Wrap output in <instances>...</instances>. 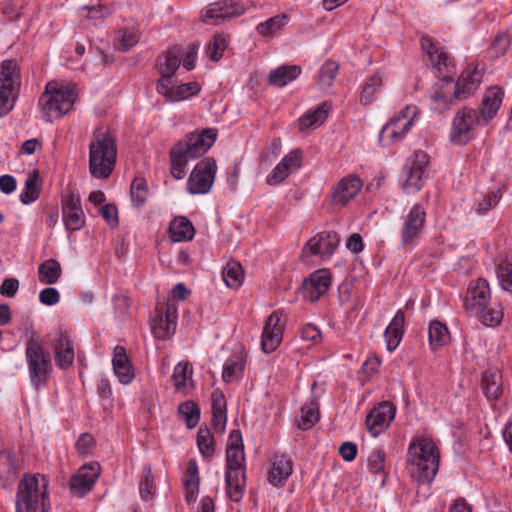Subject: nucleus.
<instances>
[{"label":"nucleus","instance_id":"obj_1","mask_svg":"<svg viewBox=\"0 0 512 512\" xmlns=\"http://www.w3.org/2000/svg\"><path fill=\"white\" fill-rule=\"evenodd\" d=\"M217 133L214 129H204L199 133H192L184 140L179 141L170 151V172L175 179H182L186 175V165L190 160L204 155L214 144Z\"/></svg>","mask_w":512,"mask_h":512},{"label":"nucleus","instance_id":"obj_2","mask_svg":"<svg viewBox=\"0 0 512 512\" xmlns=\"http://www.w3.org/2000/svg\"><path fill=\"white\" fill-rule=\"evenodd\" d=\"M440 455L436 444L427 438H417L408 448L410 472L419 483H430L439 468Z\"/></svg>","mask_w":512,"mask_h":512},{"label":"nucleus","instance_id":"obj_3","mask_svg":"<svg viewBox=\"0 0 512 512\" xmlns=\"http://www.w3.org/2000/svg\"><path fill=\"white\" fill-rule=\"evenodd\" d=\"M117 157L115 138L96 128L89 144V172L93 178L106 179L114 170Z\"/></svg>","mask_w":512,"mask_h":512},{"label":"nucleus","instance_id":"obj_4","mask_svg":"<svg viewBox=\"0 0 512 512\" xmlns=\"http://www.w3.org/2000/svg\"><path fill=\"white\" fill-rule=\"evenodd\" d=\"M48 481L44 475L26 474L16 493V512H48Z\"/></svg>","mask_w":512,"mask_h":512},{"label":"nucleus","instance_id":"obj_5","mask_svg":"<svg viewBox=\"0 0 512 512\" xmlns=\"http://www.w3.org/2000/svg\"><path fill=\"white\" fill-rule=\"evenodd\" d=\"M491 292L487 280L479 278L471 286L464 299V307L471 315L479 318L486 326H494L501 322L503 312L498 304L490 303Z\"/></svg>","mask_w":512,"mask_h":512},{"label":"nucleus","instance_id":"obj_6","mask_svg":"<svg viewBox=\"0 0 512 512\" xmlns=\"http://www.w3.org/2000/svg\"><path fill=\"white\" fill-rule=\"evenodd\" d=\"M420 44L429 59L435 76L439 79L435 84L434 96H443L446 94L444 88L453 84V74L456 72L454 58L428 36L421 37Z\"/></svg>","mask_w":512,"mask_h":512},{"label":"nucleus","instance_id":"obj_7","mask_svg":"<svg viewBox=\"0 0 512 512\" xmlns=\"http://www.w3.org/2000/svg\"><path fill=\"white\" fill-rule=\"evenodd\" d=\"M25 355L31 383L36 389H38L41 384H45L47 382L50 375V355L45 352L39 341L34 338L28 339Z\"/></svg>","mask_w":512,"mask_h":512},{"label":"nucleus","instance_id":"obj_8","mask_svg":"<svg viewBox=\"0 0 512 512\" xmlns=\"http://www.w3.org/2000/svg\"><path fill=\"white\" fill-rule=\"evenodd\" d=\"M480 124L477 111L464 107L459 110L452 121L449 140L454 145H466L475 137L476 126Z\"/></svg>","mask_w":512,"mask_h":512},{"label":"nucleus","instance_id":"obj_9","mask_svg":"<svg viewBox=\"0 0 512 512\" xmlns=\"http://www.w3.org/2000/svg\"><path fill=\"white\" fill-rule=\"evenodd\" d=\"M429 163V156L424 151L418 150L409 157L402 171L403 189L406 193L419 191L427 176L426 170Z\"/></svg>","mask_w":512,"mask_h":512},{"label":"nucleus","instance_id":"obj_10","mask_svg":"<svg viewBox=\"0 0 512 512\" xmlns=\"http://www.w3.org/2000/svg\"><path fill=\"white\" fill-rule=\"evenodd\" d=\"M418 114L417 107L406 106L393 117L380 131L379 140L384 145L401 140L409 131L413 119Z\"/></svg>","mask_w":512,"mask_h":512},{"label":"nucleus","instance_id":"obj_11","mask_svg":"<svg viewBox=\"0 0 512 512\" xmlns=\"http://www.w3.org/2000/svg\"><path fill=\"white\" fill-rule=\"evenodd\" d=\"M216 162L212 158H204L197 163L187 182V189L191 194L207 193L215 178Z\"/></svg>","mask_w":512,"mask_h":512},{"label":"nucleus","instance_id":"obj_12","mask_svg":"<svg viewBox=\"0 0 512 512\" xmlns=\"http://www.w3.org/2000/svg\"><path fill=\"white\" fill-rule=\"evenodd\" d=\"M244 6L238 0L218 1L207 6L203 21L219 25L226 20L244 14Z\"/></svg>","mask_w":512,"mask_h":512},{"label":"nucleus","instance_id":"obj_13","mask_svg":"<svg viewBox=\"0 0 512 512\" xmlns=\"http://www.w3.org/2000/svg\"><path fill=\"white\" fill-rule=\"evenodd\" d=\"M100 473L101 468L97 462H91L81 466L77 473L71 477L69 483L71 492L78 497L85 496L94 487Z\"/></svg>","mask_w":512,"mask_h":512},{"label":"nucleus","instance_id":"obj_14","mask_svg":"<svg viewBox=\"0 0 512 512\" xmlns=\"http://www.w3.org/2000/svg\"><path fill=\"white\" fill-rule=\"evenodd\" d=\"M362 186L363 182L358 176L350 174L343 177L332 189L331 204L337 208L345 207L356 197Z\"/></svg>","mask_w":512,"mask_h":512},{"label":"nucleus","instance_id":"obj_15","mask_svg":"<svg viewBox=\"0 0 512 512\" xmlns=\"http://www.w3.org/2000/svg\"><path fill=\"white\" fill-rule=\"evenodd\" d=\"M330 286V271L327 269H319L303 280L301 291L306 300L315 302L328 291Z\"/></svg>","mask_w":512,"mask_h":512},{"label":"nucleus","instance_id":"obj_16","mask_svg":"<svg viewBox=\"0 0 512 512\" xmlns=\"http://www.w3.org/2000/svg\"><path fill=\"white\" fill-rule=\"evenodd\" d=\"M21 89L20 68L13 59L0 63V96H18Z\"/></svg>","mask_w":512,"mask_h":512},{"label":"nucleus","instance_id":"obj_17","mask_svg":"<svg viewBox=\"0 0 512 512\" xmlns=\"http://www.w3.org/2000/svg\"><path fill=\"white\" fill-rule=\"evenodd\" d=\"M62 217L68 232H75L85 225V214L80 197L70 193L62 200Z\"/></svg>","mask_w":512,"mask_h":512},{"label":"nucleus","instance_id":"obj_18","mask_svg":"<svg viewBox=\"0 0 512 512\" xmlns=\"http://www.w3.org/2000/svg\"><path fill=\"white\" fill-rule=\"evenodd\" d=\"M340 238L336 232L323 231L312 237L305 245L303 253L309 251L321 258H330L337 249Z\"/></svg>","mask_w":512,"mask_h":512},{"label":"nucleus","instance_id":"obj_19","mask_svg":"<svg viewBox=\"0 0 512 512\" xmlns=\"http://www.w3.org/2000/svg\"><path fill=\"white\" fill-rule=\"evenodd\" d=\"M426 220V212L421 204H415L404 219L401 230V240L403 245H409L422 232Z\"/></svg>","mask_w":512,"mask_h":512},{"label":"nucleus","instance_id":"obj_20","mask_svg":"<svg viewBox=\"0 0 512 512\" xmlns=\"http://www.w3.org/2000/svg\"><path fill=\"white\" fill-rule=\"evenodd\" d=\"M396 409L390 402H382L374 408L366 417V426L373 437L378 436L388 428L395 417Z\"/></svg>","mask_w":512,"mask_h":512},{"label":"nucleus","instance_id":"obj_21","mask_svg":"<svg viewBox=\"0 0 512 512\" xmlns=\"http://www.w3.org/2000/svg\"><path fill=\"white\" fill-rule=\"evenodd\" d=\"M282 313L274 311L265 321L262 332L261 347L265 353H271L277 349L283 338V327L280 325Z\"/></svg>","mask_w":512,"mask_h":512},{"label":"nucleus","instance_id":"obj_22","mask_svg":"<svg viewBox=\"0 0 512 512\" xmlns=\"http://www.w3.org/2000/svg\"><path fill=\"white\" fill-rule=\"evenodd\" d=\"M293 472L291 459L284 454H275L271 458L268 481L274 486H282Z\"/></svg>","mask_w":512,"mask_h":512},{"label":"nucleus","instance_id":"obj_23","mask_svg":"<svg viewBox=\"0 0 512 512\" xmlns=\"http://www.w3.org/2000/svg\"><path fill=\"white\" fill-rule=\"evenodd\" d=\"M183 56L184 51L178 45L161 53L156 60V68L160 75L172 77L179 68Z\"/></svg>","mask_w":512,"mask_h":512},{"label":"nucleus","instance_id":"obj_24","mask_svg":"<svg viewBox=\"0 0 512 512\" xmlns=\"http://www.w3.org/2000/svg\"><path fill=\"white\" fill-rule=\"evenodd\" d=\"M481 81L482 76L477 67L472 65L467 66L455 82L453 96L474 94Z\"/></svg>","mask_w":512,"mask_h":512},{"label":"nucleus","instance_id":"obj_25","mask_svg":"<svg viewBox=\"0 0 512 512\" xmlns=\"http://www.w3.org/2000/svg\"><path fill=\"white\" fill-rule=\"evenodd\" d=\"M225 478L228 497L234 502H239L245 491L244 467H227Z\"/></svg>","mask_w":512,"mask_h":512},{"label":"nucleus","instance_id":"obj_26","mask_svg":"<svg viewBox=\"0 0 512 512\" xmlns=\"http://www.w3.org/2000/svg\"><path fill=\"white\" fill-rule=\"evenodd\" d=\"M112 365L120 383L129 384L133 380L134 370L123 346L117 345L114 348Z\"/></svg>","mask_w":512,"mask_h":512},{"label":"nucleus","instance_id":"obj_27","mask_svg":"<svg viewBox=\"0 0 512 512\" xmlns=\"http://www.w3.org/2000/svg\"><path fill=\"white\" fill-rule=\"evenodd\" d=\"M74 102L75 98H46L45 102H42V99H40L39 106L44 116L48 120H52L69 112Z\"/></svg>","mask_w":512,"mask_h":512},{"label":"nucleus","instance_id":"obj_28","mask_svg":"<svg viewBox=\"0 0 512 512\" xmlns=\"http://www.w3.org/2000/svg\"><path fill=\"white\" fill-rule=\"evenodd\" d=\"M299 65H281L269 72L267 81L275 87H284L297 79L301 74Z\"/></svg>","mask_w":512,"mask_h":512},{"label":"nucleus","instance_id":"obj_29","mask_svg":"<svg viewBox=\"0 0 512 512\" xmlns=\"http://www.w3.org/2000/svg\"><path fill=\"white\" fill-rule=\"evenodd\" d=\"M405 324V314L399 310L385 330L384 337L389 351H394L400 344Z\"/></svg>","mask_w":512,"mask_h":512},{"label":"nucleus","instance_id":"obj_30","mask_svg":"<svg viewBox=\"0 0 512 512\" xmlns=\"http://www.w3.org/2000/svg\"><path fill=\"white\" fill-rule=\"evenodd\" d=\"M54 352L57 365L66 369L70 367L74 360V348L68 335L60 333L54 344Z\"/></svg>","mask_w":512,"mask_h":512},{"label":"nucleus","instance_id":"obj_31","mask_svg":"<svg viewBox=\"0 0 512 512\" xmlns=\"http://www.w3.org/2000/svg\"><path fill=\"white\" fill-rule=\"evenodd\" d=\"M331 109L332 103L330 101H324L315 110H308L299 119L300 129L303 130L321 126L326 121Z\"/></svg>","mask_w":512,"mask_h":512},{"label":"nucleus","instance_id":"obj_32","mask_svg":"<svg viewBox=\"0 0 512 512\" xmlns=\"http://www.w3.org/2000/svg\"><path fill=\"white\" fill-rule=\"evenodd\" d=\"M481 387L490 400L498 399L503 393L502 375L496 370H486L481 379Z\"/></svg>","mask_w":512,"mask_h":512},{"label":"nucleus","instance_id":"obj_33","mask_svg":"<svg viewBox=\"0 0 512 512\" xmlns=\"http://www.w3.org/2000/svg\"><path fill=\"white\" fill-rule=\"evenodd\" d=\"M199 472L196 461L190 460L188 462L185 476H184V488H185V499L187 502H194L199 492Z\"/></svg>","mask_w":512,"mask_h":512},{"label":"nucleus","instance_id":"obj_34","mask_svg":"<svg viewBox=\"0 0 512 512\" xmlns=\"http://www.w3.org/2000/svg\"><path fill=\"white\" fill-rule=\"evenodd\" d=\"M169 232L174 242L190 241L195 235L192 223L184 216L174 218L170 224Z\"/></svg>","mask_w":512,"mask_h":512},{"label":"nucleus","instance_id":"obj_35","mask_svg":"<svg viewBox=\"0 0 512 512\" xmlns=\"http://www.w3.org/2000/svg\"><path fill=\"white\" fill-rule=\"evenodd\" d=\"M17 471L15 456L9 451H0V482L3 487L16 479Z\"/></svg>","mask_w":512,"mask_h":512},{"label":"nucleus","instance_id":"obj_36","mask_svg":"<svg viewBox=\"0 0 512 512\" xmlns=\"http://www.w3.org/2000/svg\"><path fill=\"white\" fill-rule=\"evenodd\" d=\"M500 199V190L479 192L475 195L473 209L476 214L485 215L498 204Z\"/></svg>","mask_w":512,"mask_h":512},{"label":"nucleus","instance_id":"obj_37","mask_svg":"<svg viewBox=\"0 0 512 512\" xmlns=\"http://www.w3.org/2000/svg\"><path fill=\"white\" fill-rule=\"evenodd\" d=\"M61 275V265L56 259H48L38 267V279L42 284H55Z\"/></svg>","mask_w":512,"mask_h":512},{"label":"nucleus","instance_id":"obj_38","mask_svg":"<svg viewBox=\"0 0 512 512\" xmlns=\"http://www.w3.org/2000/svg\"><path fill=\"white\" fill-rule=\"evenodd\" d=\"M80 90L74 82L64 80H52L46 84L42 96H78Z\"/></svg>","mask_w":512,"mask_h":512},{"label":"nucleus","instance_id":"obj_39","mask_svg":"<svg viewBox=\"0 0 512 512\" xmlns=\"http://www.w3.org/2000/svg\"><path fill=\"white\" fill-rule=\"evenodd\" d=\"M502 104V98H483L477 111L480 124L487 125L497 114Z\"/></svg>","mask_w":512,"mask_h":512},{"label":"nucleus","instance_id":"obj_40","mask_svg":"<svg viewBox=\"0 0 512 512\" xmlns=\"http://www.w3.org/2000/svg\"><path fill=\"white\" fill-rule=\"evenodd\" d=\"M223 280L229 288H238L242 285L244 272L240 263L229 261L222 272Z\"/></svg>","mask_w":512,"mask_h":512},{"label":"nucleus","instance_id":"obj_41","mask_svg":"<svg viewBox=\"0 0 512 512\" xmlns=\"http://www.w3.org/2000/svg\"><path fill=\"white\" fill-rule=\"evenodd\" d=\"M288 22V15L279 14L257 25L256 31L262 36H273Z\"/></svg>","mask_w":512,"mask_h":512},{"label":"nucleus","instance_id":"obj_42","mask_svg":"<svg viewBox=\"0 0 512 512\" xmlns=\"http://www.w3.org/2000/svg\"><path fill=\"white\" fill-rule=\"evenodd\" d=\"M319 420V410L316 402H310L301 407L300 418L297 420L298 427L308 430Z\"/></svg>","mask_w":512,"mask_h":512},{"label":"nucleus","instance_id":"obj_43","mask_svg":"<svg viewBox=\"0 0 512 512\" xmlns=\"http://www.w3.org/2000/svg\"><path fill=\"white\" fill-rule=\"evenodd\" d=\"M449 340V331L447 327L439 322L432 321L429 325V342L433 349L445 345Z\"/></svg>","mask_w":512,"mask_h":512},{"label":"nucleus","instance_id":"obj_44","mask_svg":"<svg viewBox=\"0 0 512 512\" xmlns=\"http://www.w3.org/2000/svg\"><path fill=\"white\" fill-rule=\"evenodd\" d=\"M197 445L204 458H210L215 451V441L207 427H200L197 433Z\"/></svg>","mask_w":512,"mask_h":512},{"label":"nucleus","instance_id":"obj_45","mask_svg":"<svg viewBox=\"0 0 512 512\" xmlns=\"http://www.w3.org/2000/svg\"><path fill=\"white\" fill-rule=\"evenodd\" d=\"M178 412L184 419L187 428L192 429L196 427L200 419V410L195 402L186 401L181 403L178 407Z\"/></svg>","mask_w":512,"mask_h":512},{"label":"nucleus","instance_id":"obj_46","mask_svg":"<svg viewBox=\"0 0 512 512\" xmlns=\"http://www.w3.org/2000/svg\"><path fill=\"white\" fill-rule=\"evenodd\" d=\"M192 371H189V366L187 362L178 363L172 375V379L174 381V386L179 391H184L188 386V381L192 385Z\"/></svg>","mask_w":512,"mask_h":512},{"label":"nucleus","instance_id":"obj_47","mask_svg":"<svg viewBox=\"0 0 512 512\" xmlns=\"http://www.w3.org/2000/svg\"><path fill=\"white\" fill-rule=\"evenodd\" d=\"M338 69L339 66L334 61H327L321 66L319 71L318 85L322 90L332 86Z\"/></svg>","mask_w":512,"mask_h":512},{"label":"nucleus","instance_id":"obj_48","mask_svg":"<svg viewBox=\"0 0 512 512\" xmlns=\"http://www.w3.org/2000/svg\"><path fill=\"white\" fill-rule=\"evenodd\" d=\"M130 194L133 203L137 207L142 206L148 197V187L146 180L142 177H136L131 184Z\"/></svg>","mask_w":512,"mask_h":512},{"label":"nucleus","instance_id":"obj_49","mask_svg":"<svg viewBox=\"0 0 512 512\" xmlns=\"http://www.w3.org/2000/svg\"><path fill=\"white\" fill-rule=\"evenodd\" d=\"M157 319L162 320L166 323V332L161 329L158 330V334L160 337H170L174 334L176 330V319H177V310L174 306L167 305L164 316L160 315Z\"/></svg>","mask_w":512,"mask_h":512},{"label":"nucleus","instance_id":"obj_50","mask_svg":"<svg viewBox=\"0 0 512 512\" xmlns=\"http://www.w3.org/2000/svg\"><path fill=\"white\" fill-rule=\"evenodd\" d=\"M227 48V39L223 34L215 35L210 41L207 48V55L212 61H218L222 58Z\"/></svg>","mask_w":512,"mask_h":512},{"label":"nucleus","instance_id":"obj_51","mask_svg":"<svg viewBox=\"0 0 512 512\" xmlns=\"http://www.w3.org/2000/svg\"><path fill=\"white\" fill-rule=\"evenodd\" d=\"M497 277L501 287L512 292V262L508 260L502 261L497 268Z\"/></svg>","mask_w":512,"mask_h":512},{"label":"nucleus","instance_id":"obj_52","mask_svg":"<svg viewBox=\"0 0 512 512\" xmlns=\"http://www.w3.org/2000/svg\"><path fill=\"white\" fill-rule=\"evenodd\" d=\"M39 196L37 190V173L29 176L25 181V189L20 195V200L23 204H29L35 201Z\"/></svg>","mask_w":512,"mask_h":512},{"label":"nucleus","instance_id":"obj_53","mask_svg":"<svg viewBox=\"0 0 512 512\" xmlns=\"http://www.w3.org/2000/svg\"><path fill=\"white\" fill-rule=\"evenodd\" d=\"M385 452L381 448H376L371 451L368 456V465L372 472L380 473L384 470Z\"/></svg>","mask_w":512,"mask_h":512},{"label":"nucleus","instance_id":"obj_54","mask_svg":"<svg viewBox=\"0 0 512 512\" xmlns=\"http://www.w3.org/2000/svg\"><path fill=\"white\" fill-rule=\"evenodd\" d=\"M510 43L511 38L508 33L502 32L496 35L490 48L496 56H501L507 52Z\"/></svg>","mask_w":512,"mask_h":512},{"label":"nucleus","instance_id":"obj_55","mask_svg":"<svg viewBox=\"0 0 512 512\" xmlns=\"http://www.w3.org/2000/svg\"><path fill=\"white\" fill-rule=\"evenodd\" d=\"M140 495L145 501L149 500L153 495V476L150 468H144L143 477L140 482Z\"/></svg>","mask_w":512,"mask_h":512},{"label":"nucleus","instance_id":"obj_56","mask_svg":"<svg viewBox=\"0 0 512 512\" xmlns=\"http://www.w3.org/2000/svg\"><path fill=\"white\" fill-rule=\"evenodd\" d=\"M139 41V36L137 32L133 30H124L121 32L120 42L118 44V49L120 51H127L134 47Z\"/></svg>","mask_w":512,"mask_h":512},{"label":"nucleus","instance_id":"obj_57","mask_svg":"<svg viewBox=\"0 0 512 512\" xmlns=\"http://www.w3.org/2000/svg\"><path fill=\"white\" fill-rule=\"evenodd\" d=\"M244 449H228L226 448V466L227 467H244Z\"/></svg>","mask_w":512,"mask_h":512},{"label":"nucleus","instance_id":"obj_58","mask_svg":"<svg viewBox=\"0 0 512 512\" xmlns=\"http://www.w3.org/2000/svg\"><path fill=\"white\" fill-rule=\"evenodd\" d=\"M382 85V78L378 74L372 75L362 87V96H373L379 92Z\"/></svg>","mask_w":512,"mask_h":512},{"label":"nucleus","instance_id":"obj_59","mask_svg":"<svg viewBox=\"0 0 512 512\" xmlns=\"http://www.w3.org/2000/svg\"><path fill=\"white\" fill-rule=\"evenodd\" d=\"M290 171L285 166V164H282L281 162L273 169L271 174L267 177V183L269 185H277L281 183L284 179L287 178Z\"/></svg>","mask_w":512,"mask_h":512},{"label":"nucleus","instance_id":"obj_60","mask_svg":"<svg viewBox=\"0 0 512 512\" xmlns=\"http://www.w3.org/2000/svg\"><path fill=\"white\" fill-rule=\"evenodd\" d=\"M201 90L197 82H188L175 85L174 96H195Z\"/></svg>","mask_w":512,"mask_h":512},{"label":"nucleus","instance_id":"obj_61","mask_svg":"<svg viewBox=\"0 0 512 512\" xmlns=\"http://www.w3.org/2000/svg\"><path fill=\"white\" fill-rule=\"evenodd\" d=\"M39 300L44 305L52 306L59 302L60 294L57 289L48 287L40 292Z\"/></svg>","mask_w":512,"mask_h":512},{"label":"nucleus","instance_id":"obj_62","mask_svg":"<svg viewBox=\"0 0 512 512\" xmlns=\"http://www.w3.org/2000/svg\"><path fill=\"white\" fill-rule=\"evenodd\" d=\"M101 216L112 227L118 226L117 208L112 204H105L100 209Z\"/></svg>","mask_w":512,"mask_h":512},{"label":"nucleus","instance_id":"obj_63","mask_svg":"<svg viewBox=\"0 0 512 512\" xmlns=\"http://www.w3.org/2000/svg\"><path fill=\"white\" fill-rule=\"evenodd\" d=\"M172 77L161 76L157 83V92L161 96H174L175 84L172 82Z\"/></svg>","mask_w":512,"mask_h":512},{"label":"nucleus","instance_id":"obj_64","mask_svg":"<svg viewBox=\"0 0 512 512\" xmlns=\"http://www.w3.org/2000/svg\"><path fill=\"white\" fill-rule=\"evenodd\" d=\"M19 288V281L16 278L5 279L0 286V294L6 297L15 296Z\"/></svg>","mask_w":512,"mask_h":512}]
</instances>
